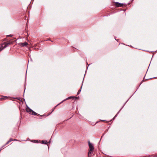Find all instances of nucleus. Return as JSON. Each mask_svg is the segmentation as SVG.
Masks as SVG:
<instances>
[{"label":"nucleus","mask_w":157,"mask_h":157,"mask_svg":"<svg viewBox=\"0 0 157 157\" xmlns=\"http://www.w3.org/2000/svg\"><path fill=\"white\" fill-rule=\"evenodd\" d=\"M11 44V42L7 41L0 44V52Z\"/></svg>","instance_id":"obj_1"},{"label":"nucleus","mask_w":157,"mask_h":157,"mask_svg":"<svg viewBox=\"0 0 157 157\" xmlns=\"http://www.w3.org/2000/svg\"><path fill=\"white\" fill-rule=\"evenodd\" d=\"M26 111L29 114H31L33 115L38 116L37 113L33 111L32 109L28 107L26 108Z\"/></svg>","instance_id":"obj_2"},{"label":"nucleus","mask_w":157,"mask_h":157,"mask_svg":"<svg viewBox=\"0 0 157 157\" xmlns=\"http://www.w3.org/2000/svg\"><path fill=\"white\" fill-rule=\"evenodd\" d=\"M94 150V148H90V150L88 152V155L89 156H91Z\"/></svg>","instance_id":"obj_3"},{"label":"nucleus","mask_w":157,"mask_h":157,"mask_svg":"<svg viewBox=\"0 0 157 157\" xmlns=\"http://www.w3.org/2000/svg\"><path fill=\"white\" fill-rule=\"evenodd\" d=\"M18 44L20 46L23 47L24 46H27L28 44L27 42H25L24 43H20Z\"/></svg>","instance_id":"obj_4"},{"label":"nucleus","mask_w":157,"mask_h":157,"mask_svg":"<svg viewBox=\"0 0 157 157\" xmlns=\"http://www.w3.org/2000/svg\"><path fill=\"white\" fill-rule=\"evenodd\" d=\"M123 4L119 3L118 2H116L115 3V5L117 7H121L123 6Z\"/></svg>","instance_id":"obj_5"},{"label":"nucleus","mask_w":157,"mask_h":157,"mask_svg":"<svg viewBox=\"0 0 157 157\" xmlns=\"http://www.w3.org/2000/svg\"><path fill=\"white\" fill-rule=\"evenodd\" d=\"M40 141V143L43 144L48 145V144H49V142H48L47 141L45 140H42V141Z\"/></svg>","instance_id":"obj_6"},{"label":"nucleus","mask_w":157,"mask_h":157,"mask_svg":"<svg viewBox=\"0 0 157 157\" xmlns=\"http://www.w3.org/2000/svg\"><path fill=\"white\" fill-rule=\"evenodd\" d=\"M9 97L7 96H0V99L1 100H4L7 99L9 98Z\"/></svg>","instance_id":"obj_7"},{"label":"nucleus","mask_w":157,"mask_h":157,"mask_svg":"<svg viewBox=\"0 0 157 157\" xmlns=\"http://www.w3.org/2000/svg\"><path fill=\"white\" fill-rule=\"evenodd\" d=\"M88 144L89 147H94V145L90 141H88Z\"/></svg>","instance_id":"obj_8"},{"label":"nucleus","mask_w":157,"mask_h":157,"mask_svg":"<svg viewBox=\"0 0 157 157\" xmlns=\"http://www.w3.org/2000/svg\"><path fill=\"white\" fill-rule=\"evenodd\" d=\"M32 142L35 143H39V141L38 140H32Z\"/></svg>","instance_id":"obj_9"},{"label":"nucleus","mask_w":157,"mask_h":157,"mask_svg":"<svg viewBox=\"0 0 157 157\" xmlns=\"http://www.w3.org/2000/svg\"><path fill=\"white\" fill-rule=\"evenodd\" d=\"M13 140L12 139H10L7 142L6 144H7L9 143V142H11V141H13Z\"/></svg>","instance_id":"obj_10"},{"label":"nucleus","mask_w":157,"mask_h":157,"mask_svg":"<svg viewBox=\"0 0 157 157\" xmlns=\"http://www.w3.org/2000/svg\"><path fill=\"white\" fill-rule=\"evenodd\" d=\"M81 88L78 91V93H77V95H78L80 93V91H81Z\"/></svg>","instance_id":"obj_11"},{"label":"nucleus","mask_w":157,"mask_h":157,"mask_svg":"<svg viewBox=\"0 0 157 157\" xmlns=\"http://www.w3.org/2000/svg\"><path fill=\"white\" fill-rule=\"evenodd\" d=\"M72 98V97H69L67 98V99H71Z\"/></svg>","instance_id":"obj_12"},{"label":"nucleus","mask_w":157,"mask_h":157,"mask_svg":"<svg viewBox=\"0 0 157 157\" xmlns=\"http://www.w3.org/2000/svg\"><path fill=\"white\" fill-rule=\"evenodd\" d=\"M7 36H12V35H8Z\"/></svg>","instance_id":"obj_13"},{"label":"nucleus","mask_w":157,"mask_h":157,"mask_svg":"<svg viewBox=\"0 0 157 157\" xmlns=\"http://www.w3.org/2000/svg\"><path fill=\"white\" fill-rule=\"evenodd\" d=\"M101 121H106L104 120H101Z\"/></svg>","instance_id":"obj_14"},{"label":"nucleus","mask_w":157,"mask_h":157,"mask_svg":"<svg viewBox=\"0 0 157 157\" xmlns=\"http://www.w3.org/2000/svg\"><path fill=\"white\" fill-rule=\"evenodd\" d=\"M154 157H157V155H155Z\"/></svg>","instance_id":"obj_15"}]
</instances>
